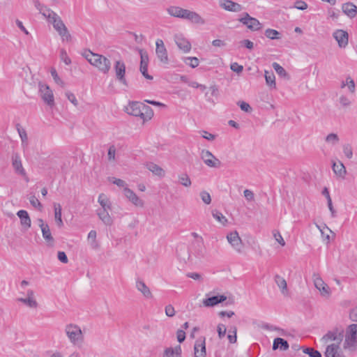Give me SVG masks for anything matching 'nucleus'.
Segmentation results:
<instances>
[{
	"label": "nucleus",
	"instance_id": "60",
	"mask_svg": "<svg viewBox=\"0 0 357 357\" xmlns=\"http://www.w3.org/2000/svg\"><path fill=\"white\" fill-rule=\"evenodd\" d=\"M165 314L167 317H172L175 314V310L172 305H167L165 307Z\"/></svg>",
	"mask_w": 357,
	"mask_h": 357
},
{
	"label": "nucleus",
	"instance_id": "36",
	"mask_svg": "<svg viewBox=\"0 0 357 357\" xmlns=\"http://www.w3.org/2000/svg\"><path fill=\"white\" fill-rule=\"evenodd\" d=\"M273 69L275 70L277 74L286 79H289L290 77L289 74L287 73L285 69L281 66L279 63L274 62L272 64Z\"/></svg>",
	"mask_w": 357,
	"mask_h": 357
},
{
	"label": "nucleus",
	"instance_id": "27",
	"mask_svg": "<svg viewBox=\"0 0 357 357\" xmlns=\"http://www.w3.org/2000/svg\"><path fill=\"white\" fill-rule=\"evenodd\" d=\"M136 288L140 291L142 295L146 298H151L153 295L150 289L146 286V284L141 280L138 279L136 281Z\"/></svg>",
	"mask_w": 357,
	"mask_h": 357
},
{
	"label": "nucleus",
	"instance_id": "14",
	"mask_svg": "<svg viewBox=\"0 0 357 357\" xmlns=\"http://www.w3.org/2000/svg\"><path fill=\"white\" fill-rule=\"evenodd\" d=\"M142 106L143 103L137 101L130 102L128 106L126 107L125 111L129 115L139 116L142 115Z\"/></svg>",
	"mask_w": 357,
	"mask_h": 357
},
{
	"label": "nucleus",
	"instance_id": "1",
	"mask_svg": "<svg viewBox=\"0 0 357 357\" xmlns=\"http://www.w3.org/2000/svg\"><path fill=\"white\" fill-rule=\"evenodd\" d=\"M82 56L93 66L103 74H107L111 68V61L103 55L96 54L90 50H85Z\"/></svg>",
	"mask_w": 357,
	"mask_h": 357
},
{
	"label": "nucleus",
	"instance_id": "12",
	"mask_svg": "<svg viewBox=\"0 0 357 357\" xmlns=\"http://www.w3.org/2000/svg\"><path fill=\"white\" fill-rule=\"evenodd\" d=\"M227 238L228 242L231 244L233 248L238 252H241L243 248V243L238 233L236 231H231L227 234Z\"/></svg>",
	"mask_w": 357,
	"mask_h": 357
},
{
	"label": "nucleus",
	"instance_id": "24",
	"mask_svg": "<svg viewBox=\"0 0 357 357\" xmlns=\"http://www.w3.org/2000/svg\"><path fill=\"white\" fill-rule=\"evenodd\" d=\"M227 297L225 295L213 296L203 300V304L205 307H213L219 303L226 301Z\"/></svg>",
	"mask_w": 357,
	"mask_h": 357
},
{
	"label": "nucleus",
	"instance_id": "16",
	"mask_svg": "<svg viewBox=\"0 0 357 357\" xmlns=\"http://www.w3.org/2000/svg\"><path fill=\"white\" fill-rule=\"evenodd\" d=\"M333 36L337 42L338 46L340 48H344L348 45L349 34L346 31L342 29L336 30L333 33Z\"/></svg>",
	"mask_w": 357,
	"mask_h": 357
},
{
	"label": "nucleus",
	"instance_id": "9",
	"mask_svg": "<svg viewBox=\"0 0 357 357\" xmlns=\"http://www.w3.org/2000/svg\"><path fill=\"white\" fill-rule=\"evenodd\" d=\"M155 54L157 55V57L160 60L161 63L163 64H168L169 63V59H168V54L167 49L164 45V42L162 39H157L155 41Z\"/></svg>",
	"mask_w": 357,
	"mask_h": 357
},
{
	"label": "nucleus",
	"instance_id": "63",
	"mask_svg": "<svg viewBox=\"0 0 357 357\" xmlns=\"http://www.w3.org/2000/svg\"><path fill=\"white\" fill-rule=\"evenodd\" d=\"M57 257H58V259L61 262H62L63 264L68 263V257H67L66 254L64 252H63V251L58 252V256Z\"/></svg>",
	"mask_w": 357,
	"mask_h": 357
},
{
	"label": "nucleus",
	"instance_id": "21",
	"mask_svg": "<svg viewBox=\"0 0 357 357\" xmlns=\"http://www.w3.org/2000/svg\"><path fill=\"white\" fill-rule=\"evenodd\" d=\"M343 338V331L338 333L337 331H328L326 335L322 337V340L326 343L329 341H336L338 344L342 340Z\"/></svg>",
	"mask_w": 357,
	"mask_h": 357
},
{
	"label": "nucleus",
	"instance_id": "33",
	"mask_svg": "<svg viewBox=\"0 0 357 357\" xmlns=\"http://www.w3.org/2000/svg\"><path fill=\"white\" fill-rule=\"evenodd\" d=\"M98 202L102 206V208L100 210H111V203L107 196L101 193L98 196Z\"/></svg>",
	"mask_w": 357,
	"mask_h": 357
},
{
	"label": "nucleus",
	"instance_id": "42",
	"mask_svg": "<svg viewBox=\"0 0 357 357\" xmlns=\"http://www.w3.org/2000/svg\"><path fill=\"white\" fill-rule=\"evenodd\" d=\"M179 183L185 187H190L192 184L191 180L188 175L183 173L178 176Z\"/></svg>",
	"mask_w": 357,
	"mask_h": 357
},
{
	"label": "nucleus",
	"instance_id": "55",
	"mask_svg": "<svg viewBox=\"0 0 357 357\" xmlns=\"http://www.w3.org/2000/svg\"><path fill=\"white\" fill-rule=\"evenodd\" d=\"M114 184L116 185L117 186L119 187H122V188H127L126 185L127 184L126 183V182L122 180V179H120V178H114V177H112L109 179Z\"/></svg>",
	"mask_w": 357,
	"mask_h": 357
},
{
	"label": "nucleus",
	"instance_id": "19",
	"mask_svg": "<svg viewBox=\"0 0 357 357\" xmlns=\"http://www.w3.org/2000/svg\"><path fill=\"white\" fill-rule=\"evenodd\" d=\"M174 41L177 47L183 52H188L191 50L190 43L182 35H176L174 37Z\"/></svg>",
	"mask_w": 357,
	"mask_h": 357
},
{
	"label": "nucleus",
	"instance_id": "62",
	"mask_svg": "<svg viewBox=\"0 0 357 357\" xmlns=\"http://www.w3.org/2000/svg\"><path fill=\"white\" fill-rule=\"evenodd\" d=\"M17 131L22 142L27 140V135L24 129L17 126Z\"/></svg>",
	"mask_w": 357,
	"mask_h": 357
},
{
	"label": "nucleus",
	"instance_id": "49",
	"mask_svg": "<svg viewBox=\"0 0 357 357\" xmlns=\"http://www.w3.org/2000/svg\"><path fill=\"white\" fill-rule=\"evenodd\" d=\"M60 58L66 65H70L71 63V59L68 56L67 52L64 49H61L60 51Z\"/></svg>",
	"mask_w": 357,
	"mask_h": 357
},
{
	"label": "nucleus",
	"instance_id": "5",
	"mask_svg": "<svg viewBox=\"0 0 357 357\" xmlns=\"http://www.w3.org/2000/svg\"><path fill=\"white\" fill-rule=\"evenodd\" d=\"M66 333L73 344H77L82 340V333L79 327L70 324L66 327Z\"/></svg>",
	"mask_w": 357,
	"mask_h": 357
},
{
	"label": "nucleus",
	"instance_id": "15",
	"mask_svg": "<svg viewBox=\"0 0 357 357\" xmlns=\"http://www.w3.org/2000/svg\"><path fill=\"white\" fill-rule=\"evenodd\" d=\"M38 226L41 229L42 235L43 238L45 240V241L49 245H53L54 242V239L53 236H52L50 227L47 224L45 223L43 220L41 218H39L38 220Z\"/></svg>",
	"mask_w": 357,
	"mask_h": 357
},
{
	"label": "nucleus",
	"instance_id": "4",
	"mask_svg": "<svg viewBox=\"0 0 357 357\" xmlns=\"http://www.w3.org/2000/svg\"><path fill=\"white\" fill-rule=\"evenodd\" d=\"M116 79L123 86H128V84L126 79V64L121 60L116 61L114 65Z\"/></svg>",
	"mask_w": 357,
	"mask_h": 357
},
{
	"label": "nucleus",
	"instance_id": "7",
	"mask_svg": "<svg viewBox=\"0 0 357 357\" xmlns=\"http://www.w3.org/2000/svg\"><path fill=\"white\" fill-rule=\"evenodd\" d=\"M39 92L43 101L49 106L52 107L54 105V98L52 91L50 89L49 86L39 82Z\"/></svg>",
	"mask_w": 357,
	"mask_h": 357
},
{
	"label": "nucleus",
	"instance_id": "30",
	"mask_svg": "<svg viewBox=\"0 0 357 357\" xmlns=\"http://www.w3.org/2000/svg\"><path fill=\"white\" fill-rule=\"evenodd\" d=\"M54 219L55 222L56 223V225L59 227H62L63 226V222L62 220V209L60 204H54Z\"/></svg>",
	"mask_w": 357,
	"mask_h": 357
},
{
	"label": "nucleus",
	"instance_id": "3",
	"mask_svg": "<svg viewBox=\"0 0 357 357\" xmlns=\"http://www.w3.org/2000/svg\"><path fill=\"white\" fill-rule=\"evenodd\" d=\"M344 349L355 350L357 347V324H350L346 329Z\"/></svg>",
	"mask_w": 357,
	"mask_h": 357
},
{
	"label": "nucleus",
	"instance_id": "50",
	"mask_svg": "<svg viewBox=\"0 0 357 357\" xmlns=\"http://www.w3.org/2000/svg\"><path fill=\"white\" fill-rule=\"evenodd\" d=\"M343 153L347 158L350 159L353 156V151L350 144H344L343 146Z\"/></svg>",
	"mask_w": 357,
	"mask_h": 357
},
{
	"label": "nucleus",
	"instance_id": "54",
	"mask_svg": "<svg viewBox=\"0 0 357 357\" xmlns=\"http://www.w3.org/2000/svg\"><path fill=\"white\" fill-rule=\"evenodd\" d=\"M347 85L348 86L349 91L351 93H354L356 90V86L354 81L350 77H347Z\"/></svg>",
	"mask_w": 357,
	"mask_h": 357
},
{
	"label": "nucleus",
	"instance_id": "23",
	"mask_svg": "<svg viewBox=\"0 0 357 357\" xmlns=\"http://www.w3.org/2000/svg\"><path fill=\"white\" fill-rule=\"evenodd\" d=\"M189 11V10L178 6H170L167 8V12L170 15L183 19L187 18Z\"/></svg>",
	"mask_w": 357,
	"mask_h": 357
},
{
	"label": "nucleus",
	"instance_id": "61",
	"mask_svg": "<svg viewBox=\"0 0 357 357\" xmlns=\"http://www.w3.org/2000/svg\"><path fill=\"white\" fill-rule=\"evenodd\" d=\"M177 340L179 343H182L185 339V333L183 330H178L176 332Z\"/></svg>",
	"mask_w": 357,
	"mask_h": 357
},
{
	"label": "nucleus",
	"instance_id": "52",
	"mask_svg": "<svg viewBox=\"0 0 357 357\" xmlns=\"http://www.w3.org/2000/svg\"><path fill=\"white\" fill-rule=\"evenodd\" d=\"M237 104L241 110L248 113L252 112V107L248 103L244 101H239Z\"/></svg>",
	"mask_w": 357,
	"mask_h": 357
},
{
	"label": "nucleus",
	"instance_id": "32",
	"mask_svg": "<svg viewBox=\"0 0 357 357\" xmlns=\"http://www.w3.org/2000/svg\"><path fill=\"white\" fill-rule=\"evenodd\" d=\"M147 169L151 171L155 175L158 176H164L165 171L158 165L153 162H149L146 164Z\"/></svg>",
	"mask_w": 357,
	"mask_h": 357
},
{
	"label": "nucleus",
	"instance_id": "6",
	"mask_svg": "<svg viewBox=\"0 0 357 357\" xmlns=\"http://www.w3.org/2000/svg\"><path fill=\"white\" fill-rule=\"evenodd\" d=\"M238 20L252 31H259L262 28V25L259 21L257 19L251 17L248 13H244L243 16Z\"/></svg>",
	"mask_w": 357,
	"mask_h": 357
},
{
	"label": "nucleus",
	"instance_id": "47",
	"mask_svg": "<svg viewBox=\"0 0 357 357\" xmlns=\"http://www.w3.org/2000/svg\"><path fill=\"white\" fill-rule=\"evenodd\" d=\"M184 62L192 68L197 67L199 63V59L197 57L192 56L186 57Z\"/></svg>",
	"mask_w": 357,
	"mask_h": 357
},
{
	"label": "nucleus",
	"instance_id": "18",
	"mask_svg": "<svg viewBox=\"0 0 357 357\" xmlns=\"http://www.w3.org/2000/svg\"><path fill=\"white\" fill-rule=\"evenodd\" d=\"M205 337L199 338L195 342L194 357H206Z\"/></svg>",
	"mask_w": 357,
	"mask_h": 357
},
{
	"label": "nucleus",
	"instance_id": "17",
	"mask_svg": "<svg viewBox=\"0 0 357 357\" xmlns=\"http://www.w3.org/2000/svg\"><path fill=\"white\" fill-rule=\"evenodd\" d=\"M220 6L225 10L230 12H241L243 10V6L231 0L220 1Z\"/></svg>",
	"mask_w": 357,
	"mask_h": 357
},
{
	"label": "nucleus",
	"instance_id": "29",
	"mask_svg": "<svg viewBox=\"0 0 357 357\" xmlns=\"http://www.w3.org/2000/svg\"><path fill=\"white\" fill-rule=\"evenodd\" d=\"M181 347L177 345L174 348L167 347L164 351L163 357H181Z\"/></svg>",
	"mask_w": 357,
	"mask_h": 357
},
{
	"label": "nucleus",
	"instance_id": "11",
	"mask_svg": "<svg viewBox=\"0 0 357 357\" xmlns=\"http://www.w3.org/2000/svg\"><path fill=\"white\" fill-rule=\"evenodd\" d=\"M139 54L141 58L139 70L146 79L152 80L153 79V76L148 73L149 55L146 52L142 50L139 51Z\"/></svg>",
	"mask_w": 357,
	"mask_h": 357
},
{
	"label": "nucleus",
	"instance_id": "26",
	"mask_svg": "<svg viewBox=\"0 0 357 357\" xmlns=\"http://www.w3.org/2000/svg\"><path fill=\"white\" fill-rule=\"evenodd\" d=\"M342 12L350 18H354L357 14V6L353 3H344L342 6Z\"/></svg>",
	"mask_w": 357,
	"mask_h": 357
},
{
	"label": "nucleus",
	"instance_id": "40",
	"mask_svg": "<svg viewBox=\"0 0 357 357\" xmlns=\"http://www.w3.org/2000/svg\"><path fill=\"white\" fill-rule=\"evenodd\" d=\"M213 217L217 220L219 222H220L222 225H225L227 222V219L223 214L218 210H214L212 211Z\"/></svg>",
	"mask_w": 357,
	"mask_h": 357
},
{
	"label": "nucleus",
	"instance_id": "13",
	"mask_svg": "<svg viewBox=\"0 0 357 357\" xmlns=\"http://www.w3.org/2000/svg\"><path fill=\"white\" fill-rule=\"evenodd\" d=\"M314 284L319 289L321 295L324 297H329L331 295L330 288L327 284L317 275H314Z\"/></svg>",
	"mask_w": 357,
	"mask_h": 357
},
{
	"label": "nucleus",
	"instance_id": "39",
	"mask_svg": "<svg viewBox=\"0 0 357 357\" xmlns=\"http://www.w3.org/2000/svg\"><path fill=\"white\" fill-rule=\"evenodd\" d=\"M333 170L335 174L340 176H344L346 174V169L342 162H339V164L333 163Z\"/></svg>",
	"mask_w": 357,
	"mask_h": 357
},
{
	"label": "nucleus",
	"instance_id": "22",
	"mask_svg": "<svg viewBox=\"0 0 357 357\" xmlns=\"http://www.w3.org/2000/svg\"><path fill=\"white\" fill-rule=\"evenodd\" d=\"M326 357H344L340 346L335 344L328 345L325 351Z\"/></svg>",
	"mask_w": 357,
	"mask_h": 357
},
{
	"label": "nucleus",
	"instance_id": "58",
	"mask_svg": "<svg viewBox=\"0 0 357 357\" xmlns=\"http://www.w3.org/2000/svg\"><path fill=\"white\" fill-rule=\"evenodd\" d=\"M51 75L56 84H61V85L63 84V82L59 78V77L56 73V70L54 68H52L51 70Z\"/></svg>",
	"mask_w": 357,
	"mask_h": 357
},
{
	"label": "nucleus",
	"instance_id": "46",
	"mask_svg": "<svg viewBox=\"0 0 357 357\" xmlns=\"http://www.w3.org/2000/svg\"><path fill=\"white\" fill-rule=\"evenodd\" d=\"M18 301L26 304L30 307H37V302L33 298V297H28V298H18Z\"/></svg>",
	"mask_w": 357,
	"mask_h": 357
},
{
	"label": "nucleus",
	"instance_id": "37",
	"mask_svg": "<svg viewBox=\"0 0 357 357\" xmlns=\"http://www.w3.org/2000/svg\"><path fill=\"white\" fill-rule=\"evenodd\" d=\"M142 109V115L140 116V118L143 120L151 119L153 116V111L149 106L143 104Z\"/></svg>",
	"mask_w": 357,
	"mask_h": 357
},
{
	"label": "nucleus",
	"instance_id": "59",
	"mask_svg": "<svg viewBox=\"0 0 357 357\" xmlns=\"http://www.w3.org/2000/svg\"><path fill=\"white\" fill-rule=\"evenodd\" d=\"M226 327L224 324H220L218 326V333L220 338H222L226 334Z\"/></svg>",
	"mask_w": 357,
	"mask_h": 357
},
{
	"label": "nucleus",
	"instance_id": "31",
	"mask_svg": "<svg viewBox=\"0 0 357 357\" xmlns=\"http://www.w3.org/2000/svg\"><path fill=\"white\" fill-rule=\"evenodd\" d=\"M97 214L99 218L102 221V222L108 226H110L113 223V220L109 215L108 213V210H98Z\"/></svg>",
	"mask_w": 357,
	"mask_h": 357
},
{
	"label": "nucleus",
	"instance_id": "34",
	"mask_svg": "<svg viewBox=\"0 0 357 357\" xmlns=\"http://www.w3.org/2000/svg\"><path fill=\"white\" fill-rule=\"evenodd\" d=\"M186 19L196 24H205V20L198 13L193 11H189Z\"/></svg>",
	"mask_w": 357,
	"mask_h": 357
},
{
	"label": "nucleus",
	"instance_id": "44",
	"mask_svg": "<svg viewBox=\"0 0 357 357\" xmlns=\"http://www.w3.org/2000/svg\"><path fill=\"white\" fill-rule=\"evenodd\" d=\"M325 141L328 143V144H332V145H335L337 144L339 141H340V138L338 137V135L335 133H330L328 134L326 138H325Z\"/></svg>",
	"mask_w": 357,
	"mask_h": 357
},
{
	"label": "nucleus",
	"instance_id": "20",
	"mask_svg": "<svg viewBox=\"0 0 357 357\" xmlns=\"http://www.w3.org/2000/svg\"><path fill=\"white\" fill-rule=\"evenodd\" d=\"M124 195L134 205L137 206H143L144 202L139 198V197L130 188H125L123 189Z\"/></svg>",
	"mask_w": 357,
	"mask_h": 357
},
{
	"label": "nucleus",
	"instance_id": "28",
	"mask_svg": "<svg viewBox=\"0 0 357 357\" xmlns=\"http://www.w3.org/2000/svg\"><path fill=\"white\" fill-rule=\"evenodd\" d=\"M289 347L288 342L282 338V337H276L273 340V349H280L281 351H287Z\"/></svg>",
	"mask_w": 357,
	"mask_h": 357
},
{
	"label": "nucleus",
	"instance_id": "45",
	"mask_svg": "<svg viewBox=\"0 0 357 357\" xmlns=\"http://www.w3.org/2000/svg\"><path fill=\"white\" fill-rule=\"evenodd\" d=\"M280 35V33L275 29H267L265 31V36L268 38L271 39V40L280 38V37H279Z\"/></svg>",
	"mask_w": 357,
	"mask_h": 357
},
{
	"label": "nucleus",
	"instance_id": "41",
	"mask_svg": "<svg viewBox=\"0 0 357 357\" xmlns=\"http://www.w3.org/2000/svg\"><path fill=\"white\" fill-rule=\"evenodd\" d=\"M33 3L36 8L39 10L40 13H41L45 18L47 17V13L46 10L52 11L51 9L47 8L40 3L38 0H33Z\"/></svg>",
	"mask_w": 357,
	"mask_h": 357
},
{
	"label": "nucleus",
	"instance_id": "8",
	"mask_svg": "<svg viewBox=\"0 0 357 357\" xmlns=\"http://www.w3.org/2000/svg\"><path fill=\"white\" fill-rule=\"evenodd\" d=\"M11 160L12 166L15 170V172L17 174L22 176L26 182H29V179L26 175L25 169L22 166V160L20 155L17 153H13Z\"/></svg>",
	"mask_w": 357,
	"mask_h": 357
},
{
	"label": "nucleus",
	"instance_id": "10",
	"mask_svg": "<svg viewBox=\"0 0 357 357\" xmlns=\"http://www.w3.org/2000/svg\"><path fill=\"white\" fill-rule=\"evenodd\" d=\"M201 158L204 162L210 167H220L221 162L219 159L215 158L213 153L208 150H202L201 153Z\"/></svg>",
	"mask_w": 357,
	"mask_h": 357
},
{
	"label": "nucleus",
	"instance_id": "48",
	"mask_svg": "<svg viewBox=\"0 0 357 357\" xmlns=\"http://www.w3.org/2000/svg\"><path fill=\"white\" fill-rule=\"evenodd\" d=\"M29 202L33 207L38 208L40 211L43 208V205L34 195L29 197Z\"/></svg>",
	"mask_w": 357,
	"mask_h": 357
},
{
	"label": "nucleus",
	"instance_id": "43",
	"mask_svg": "<svg viewBox=\"0 0 357 357\" xmlns=\"http://www.w3.org/2000/svg\"><path fill=\"white\" fill-rule=\"evenodd\" d=\"M303 352L309 355L310 357H322L321 354L312 347H305Z\"/></svg>",
	"mask_w": 357,
	"mask_h": 357
},
{
	"label": "nucleus",
	"instance_id": "2",
	"mask_svg": "<svg viewBox=\"0 0 357 357\" xmlns=\"http://www.w3.org/2000/svg\"><path fill=\"white\" fill-rule=\"evenodd\" d=\"M46 13L48 14L46 18L47 20L53 25L54 29L61 37L62 40L70 41L72 38L71 35L61 18L54 11L46 10Z\"/></svg>",
	"mask_w": 357,
	"mask_h": 357
},
{
	"label": "nucleus",
	"instance_id": "53",
	"mask_svg": "<svg viewBox=\"0 0 357 357\" xmlns=\"http://www.w3.org/2000/svg\"><path fill=\"white\" fill-rule=\"evenodd\" d=\"M294 7L298 10H304L307 9V4L302 0H298L294 3Z\"/></svg>",
	"mask_w": 357,
	"mask_h": 357
},
{
	"label": "nucleus",
	"instance_id": "38",
	"mask_svg": "<svg viewBox=\"0 0 357 357\" xmlns=\"http://www.w3.org/2000/svg\"><path fill=\"white\" fill-rule=\"evenodd\" d=\"M265 79L267 85L270 86L271 87L275 88L276 84H275V77L274 75V73L272 71H267L265 70Z\"/></svg>",
	"mask_w": 357,
	"mask_h": 357
},
{
	"label": "nucleus",
	"instance_id": "25",
	"mask_svg": "<svg viewBox=\"0 0 357 357\" xmlns=\"http://www.w3.org/2000/svg\"><path fill=\"white\" fill-rule=\"evenodd\" d=\"M17 216L20 219V223L24 230H27L31 227V220L29 213L25 210H20L17 213Z\"/></svg>",
	"mask_w": 357,
	"mask_h": 357
},
{
	"label": "nucleus",
	"instance_id": "64",
	"mask_svg": "<svg viewBox=\"0 0 357 357\" xmlns=\"http://www.w3.org/2000/svg\"><path fill=\"white\" fill-rule=\"evenodd\" d=\"M349 318L352 321H357V306L350 310Z\"/></svg>",
	"mask_w": 357,
	"mask_h": 357
},
{
	"label": "nucleus",
	"instance_id": "57",
	"mask_svg": "<svg viewBox=\"0 0 357 357\" xmlns=\"http://www.w3.org/2000/svg\"><path fill=\"white\" fill-rule=\"evenodd\" d=\"M230 68L232 71L236 72L237 73H241L243 70V66L239 65L236 62L232 63L230 66Z\"/></svg>",
	"mask_w": 357,
	"mask_h": 357
},
{
	"label": "nucleus",
	"instance_id": "56",
	"mask_svg": "<svg viewBox=\"0 0 357 357\" xmlns=\"http://www.w3.org/2000/svg\"><path fill=\"white\" fill-rule=\"evenodd\" d=\"M66 96L68 98V100L70 102H72L75 106H77L78 105L77 100L73 93L68 91L66 93Z\"/></svg>",
	"mask_w": 357,
	"mask_h": 357
},
{
	"label": "nucleus",
	"instance_id": "35",
	"mask_svg": "<svg viewBox=\"0 0 357 357\" xmlns=\"http://www.w3.org/2000/svg\"><path fill=\"white\" fill-rule=\"evenodd\" d=\"M275 282L278 286V287L280 289L282 293L283 294H286L287 292V284L286 280L284 279V278L276 275L275 276Z\"/></svg>",
	"mask_w": 357,
	"mask_h": 357
},
{
	"label": "nucleus",
	"instance_id": "51",
	"mask_svg": "<svg viewBox=\"0 0 357 357\" xmlns=\"http://www.w3.org/2000/svg\"><path fill=\"white\" fill-rule=\"evenodd\" d=\"M200 197H201V199L203 201V202L205 203L206 204H209L211 203V195L206 191L201 192Z\"/></svg>",
	"mask_w": 357,
	"mask_h": 357
}]
</instances>
